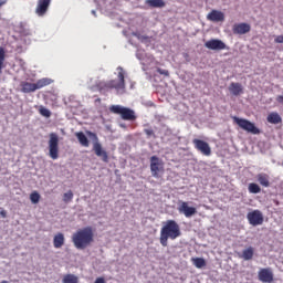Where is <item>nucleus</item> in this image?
<instances>
[{
    "label": "nucleus",
    "instance_id": "nucleus-14",
    "mask_svg": "<svg viewBox=\"0 0 283 283\" xmlns=\"http://www.w3.org/2000/svg\"><path fill=\"white\" fill-rule=\"evenodd\" d=\"M233 34H249L251 32V24L242 22V23H235L232 27Z\"/></svg>",
    "mask_w": 283,
    "mask_h": 283
},
{
    "label": "nucleus",
    "instance_id": "nucleus-15",
    "mask_svg": "<svg viewBox=\"0 0 283 283\" xmlns=\"http://www.w3.org/2000/svg\"><path fill=\"white\" fill-rule=\"evenodd\" d=\"M259 280L264 283L273 282V271H271V268L261 269L259 271Z\"/></svg>",
    "mask_w": 283,
    "mask_h": 283
},
{
    "label": "nucleus",
    "instance_id": "nucleus-27",
    "mask_svg": "<svg viewBox=\"0 0 283 283\" xmlns=\"http://www.w3.org/2000/svg\"><path fill=\"white\" fill-rule=\"evenodd\" d=\"M249 193H260L262 191V188L255 182H251L248 186Z\"/></svg>",
    "mask_w": 283,
    "mask_h": 283
},
{
    "label": "nucleus",
    "instance_id": "nucleus-5",
    "mask_svg": "<svg viewBox=\"0 0 283 283\" xmlns=\"http://www.w3.org/2000/svg\"><path fill=\"white\" fill-rule=\"evenodd\" d=\"M87 136L90 138H93V151L98 158H102L103 163H109V156L107 155V151L103 149V145L98 143V136L96 133L87 132Z\"/></svg>",
    "mask_w": 283,
    "mask_h": 283
},
{
    "label": "nucleus",
    "instance_id": "nucleus-31",
    "mask_svg": "<svg viewBox=\"0 0 283 283\" xmlns=\"http://www.w3.org/2000/svg\"><path fill=\"white\" fill-rule=\"evenodd\" d=\"M73 199H74V192H72V190H69L63 195V202H66V203L72 202Z\"/></svg>",
    "mask_w": 283,
    "mask_h": 283
},
{
    "label": "nucleus",
    "instance_id": "nucleus-13",
    "mask_svg": "<svg viewBox=\"0 0 283 283\" xmlns=\"http://www.w3.org/2000/svg\"><path fill=\"white\" fill-rule=\"evenodd\" d=\"M207 50H228L227 44L222 40L211 39L205 43Z\"/></svg>",
    "mask_w": 283,
    "mask_h": 283
},
{
    "label": "nucleus",
    "instance_id": "nucleus-19",
    "mask_svg": "<svg viewBox=\"0 0 283 283\" xmlns=\"http://www.w3.org/2000/svg\"><path fill=\"white\" fill-rule=\"evenodd\" d=\"M65 244V235L61 232L54 235L53 238V245L54 249H61Z\"/></svg>",
    "mask_w": 283,
    "mask_h": 283
},
{
    "label": "nucleus",
    "instance_id": "nucleus-8",
    "mask_svg": "<svg viewBox=\"0 0 283 283\" xmlns=\"http://www.w3.org/2000/svg\"><path fill=\"white\" fill-rule=\"evenodd\" d=\"M233 123L238 125L241 129L244 132H248L249 134L258 135L260 134V130L258 127H255V124L251 123L249 119L240 118V117H232Z\"/></svg>",
    "mask_w": 283,
    "mask_h": 283
},
{
    "label": "nucleus",
    "instance_id": "nucleus-6",
    "mask_svg": "<svg viewBox=\"0 0 283 283\" xmlns=\"http://www.w3.org/2000/svg\"><path fill=\"white\" fill-rule=\"evenodd\" d=\"M109 112H112V114H118L122 116L123 120H136V113L130 108L123 107L120 105H112L109 107Z\"/></svg>",
    "mask_w": 283,
    "mask_h": 283
},
{
    "label": "nucleus",
    "instance_id": "nucleus-25",
    "mask_svg": "<svg viewBox=\"0 0 283 283\" xmlns=\"http://www.w3.org/2000/svg\"><path fill=\"white\" fill-rule=\"evenodd\" d=\"M191 261L196 269H205L207 266V261L203 258H192Z\"/></svg>",
    "mask_w": 283,
    "mask_h": 283
},
{
    "label": "nucleus",
    "instance_id": "nucleus-1",
    "mask_svg": "<svg viewBox=\"0 0 283 283\" xmlns=\"http://www.w3.org/2000/svg\"><path fill=\"white\" fill-rule=\"evenodd\" d=\"M180 235L181 232L178 222L176 220H167L160 230L159 242L161 247H168L169 240H176Z\"/></svg>",
    "mask_w": 283,
    "mask_h": 283
},
{
    "label": "nucleus",
    "instance_id": "nucleus-35",
    "mask_svg": "<svg viewBox=\"0 0 283 283\" xmlns=\"http://www.w3.org/2000/svg\"><path fill=\"white\" fill-rule=\"evenodd\" d=\"M94 283H105L104 277H97Z\"/></svg>",
    "mask_w": 283,
    "mask_h": 283
},
{
    "label": "nucleus",
    "instance_id": "nucleus-32",
    "mask_svg": "<svg viewBox=\"0 0 283 283\" xmlns=\"http://www.w3.org/2000/svg\"><path fill=\"white\" fill-rule=\"evenodd\" d=\"M144 134H146V136H147L148 138H151V136H154V138H156V135H155V133H154V129H151V128H145V129H144Z\"/></svg>",
    "mask_w": 283,
    "mask_h": 283
},
{
    "label": "nucleus",
    "instance_id": "nucleus-26",
    "mask_svg": "<svg viewBox=\"0 0 283 283\" xmlns=\"http://www.w3.org/2000/svg\"><path fill=\"white\" fill-rule=\"evenodd\" d=\"M3 67H6V49L0 46V74H2Z\"/></svg>",
    "mask_w": 283,
    "mask_h": 283
},
{
    "label": "nucleus",
    "instance_id": "nucleus-23",
    "mask_svg": "<svg viewBox=\"0 0 283 283\" xmlns=\"http://www.w3.org/2000/svg\"><path fill=\"white\" fill-rule=\"evenodd\" d=\"M268 123H271L272 125H280V123H282V117L277 113H270L268 115Z\"/></svg>",
    "mask_w": 283,
    "mask_h": 283
},
{
    "label": "nucleus",
    "instance_id": "nucleus-3",
    "mask_svg": "<svg viewBox=\"0 0 283 283\" xmlns=\"http://www.w3.org/2000/svg\"><path fill=\"white\" fill-rule=\"evenodd\" d=\"M117 77L118 81L116 80H111V81H102L98 82L95 87L98 91L99 94H107V92L112 90H125V70H123L122 66L117 67Z\"/></svg>",
    "mask_w": 283,
    "mask_h": 283
},
{
    "label": "nucleus",
    "instance_id": "nucleus-37",
    "mask_svg": "<svg viewBox=\"0 0 283 283\" xmlns=\"http://www.w3.org/2000/svg\"><path fill=\"white\" fill-rule=\"evenodd\" d=\"M4 3H6V0L0 2V8H1V6H4Z\"/></svg>",
    "mask_w": 283,
    "mask_h": 283
},
{
    "label": "nucleus",
    "instance_id": "nucleus-20",
    "mask_svg": "<svg viewBox=\"0 0 283 283\" xmlns=\"http://www.w3.org/2000/svg\"><path fill=\"white\" fill-rule=\"evenodd\" d=\"M255 253V250L253 249V247H249L248 249L243 250L241 254H239V258H241V260H253V255Z\"/></svg>",
    "mask_w": 283,
    "mask_h": 283
},
{
    "label": "nucleus",
    "instance_id": "nucleus-36",
    "mask_svg": "<svg viewBox=\"0 0 283 283\" xmlns=\"http://www.w3.org/2000/svg\"><path fill=\"white\" fill-rule=\"evenodd\" d=\"M0 216H1V218H7L8 217V212H6V210H2L0 212Z\"/></svg>",
    "mask_w": 283,
    "mask_h": 283
},
{
    "label": "nucleus",
    "instance_id": "nucleus-21",
    "mask_svg": "<svg viewBox=\"0 0 283 283\" xmlns=\"http://www.w3.org/2000/svg\"><path fill=\"white\" fill-rule=\"evenodd\" d=\"M256 180L259 182V185H261V187H271V182L269 175L261 172L256 176Z\"/></svg>",
    "mask_w": 283,
    "mask_h": 283
},
{
    "label": "nucleus",
    "instance_id": "nucleus-28",
    "mask_svg": "<svg viewBox=\"0 0 283 283\" xmlns=\"http://www.w3.org/2000/svg\"><path fill=\"white\" fill-rule=\"evenodd\" d=\"M63 283H78V276L74 274H66L63 277Z\"/></svg>",
    "mask_w": 283,
    "mask_h": 283
},
{
    "label": "nucleus",
    "instance_id": "nucleus-24",
    "mask_svg": "<svg viewBox=\"0 0 283 283\" xmlns=\"http://www.w3.org/2000/svg\"><path fill=\"white\" fill-rule=\"evenodd\" d=\"M146 6H149V8H165L167 3H165V0H146Z\"/></svg>",
    "mask_w": 283,
    "mask_h": 283
},
{
    "label": "nucleus",
    "instance_id": "nucleus-22",
    "mask_svg": "<svg viewBox=\"0 0 283 283\" xmlns=\"http://www.w3.org/2000/svg\"><path fill=\"white\" fill-rule=\"evenodd\" d=\"M75 137L77 138L80 145L82 147H90V139H87V136H85V133L83 132H77L75 133Z\"/></svg>",
    "mask_w": 283,
    "mask_h": 283
},
{
    "label": "nucleus",
    "instance_id": "nucleus-9",
    "mask_svg": "<svg viewBox=\"0 0 283 283\" xmlns=\"http://www.w3.org/2000/svg\"><path fill=\"white\" fill-rule=\"evenodd\" d=\"M59 135L56 133H50L49 135V156L52 160H59Z\"/></svg>",
    "mask_w": 283,
    "mask_h": 283
},
{
    "label": "nucleus",
    "instance_id": "nucleus-11",
    "mask_svg": "<svg viewBox=\"0 0 283 283\" xmlns=\"http://www.w3.org/2000/svg\"><path fill=\"white\" fill-rule=\"evenodd\" d=\"M177 209L179 213L185 214V218H192V216H196V213H198L196 207H189V202L187 201H179Z\"/></svg>",
    "mask_w": 283,
    "mask_h": 283
},
{
    "label": "nucleus",
    "instance_id": "nucleus-34",
    "mask_svg": "<svg viewBox=\"0 0 283 283\" xmlns=\"http://www.w3.org/2000/svg\"><path fill=\"white\" fill-rule=\"evenodd\" d=\"M274 41L275 43H283V35H277Z\"/></svg>",
    "mask_w": 283,
    "mask_h": 283
},
{
    "label": "nucleus",
    "instance_id": "nucleus-18",
    "mask_svg": "<svg viewBox=\"0 0 283 283\" xmlns=\"http://www.w3.org/2000/svg\"><path fill=\"white\" fill-rule=\"evenodd\" d=\"M229 92H231L233 96H240V94H243L244 88L242 87V84L232 82L229 86Z\"/></svg>",
    "mask_w": 283,
    "mask_h": 283
},
{
    "label": "nucleus",
    "instance_id": "nucleus-16",
    "mask_svg": "<svg viewBox=\"0 0 283 283\" xmlns=\"http://www.w3.org/2000/svg\"><path fill=\"white\" fill-rule=\"evenodd\" d=\"M52 0H38V6L35 12L38 17H43L45 12H48V8H50V3Z\"/></svg>",
    "mask_w": 283,
    "mask_h": 283
},
{
    "label": "nucleus",
    "instance_id": "nucleus-10",
    "mask_svg": "<svg viewBox=\"0 0 283 283\" xmlns=\"http://www.w3.org/2000/svg\"><path fill=\"white\" fill-rule=\"evenodd\" d=\"M247 219L251 227H260L261 224H264V214L260 210L248 212Z\"/></svg>",
    "mask_w": 283,
    "mask_h": 283
},
{
    "label": "nucleus",
    "instance_id": "nucleus-12",
    "mask_svg": "<svg viewBox=\"0 0 283 283\" xmlns=\"http://www.w3.org/2000/svg\"><path fill=\"white\" fill-rule=\"evenodd\" d=\"M192 145H195V149L200 151L202 156H211V146H209V143L201 139H193Z\"/></svg>",
    "mask_w": 283,
    "mask_h": 283
},
{
    "label": "nucleus",
    "instance_id": "nucleus-38",
    "mask_svg": "<svg viewBox=\"0 0 283 283\" xmlns=\"http://www.w3.org/2000/svg\"><path fill=\"white\" fill-rule=\"evenodd\" d=\"M134 36H138L136 33H134Z\"/></svg>",
    "mask_w": 283,
    "mask_h": 283
},
{
    "label": "nucleus",
    "instance_id": "nucleus-29",
    "mask_svg": "<svg viewBox=\"0 0 283 283\" xmlns=\"http://www.w3.org/2000/svg\"><path fill=\"white\" fill-rule=\"evenodd\" d=\"M30 200L32 205H39V200H41V195L38 191H33L30 195Z\"/></svg>",
    "mask_w": 283,
    "mask_h": 283
},
{
    "label": "nucleus",
    "instance_id": "nucleus-33",
    "mask_svg": "<svg viewBox=\"0 0 283 283\" xmlns=\"http://www.w3.org/2000/svg\"><path fill=\"white\" fill-rule=\"evenodd\" d=\"M158 74H161L163 76H169V72L164 69H157Z\"/></svg>",
    "mask_w": 283,
    "mask_h": 283
},
{
    "label": "nucleus",
    "instance_id": "nucleus-17",
    "mask_svg": "<svg viewBox=\"0 0 283 283\" xmlns=\"http://www.w3.org/2000/svg\"><path fill=\"white\" fill-rule=\"evenodd\" d=\"M208 20L209 21H214L216 23H218L220 21H224V13L222 11L212 10L208 14Z\"/></svg>",
    "mask_w": 283,
    "mask_h": 283
},
{
    "label": "nucleus",
    "instance_id": "nucleus-2",
    "mask_svg": "<svg viewBox=\"0 0 283 283\" xmlns=\"http://www.w3.org/2000/svg\"><path fill=\"white\" fill-rule=\"evenodd\" d=\"M72 242L75 249L84 251V249H87V247H91L92 242H94V230H92V227L78 229L73 233Z\"/></svg>",
    "mask_w": 283,
    "mask_h": 283
},
{
    "label": "nucleus",
    "instance_id": "nucleus-4",
    "mask_svg": "<svg viewBox=\"0 0 283 283\" xmlns=\"http://www.w3.org/2000/svg\"><path fill=\"white\" fill-rule=\"evenodd\" d=\"M48 85H52V80L43 77L38 80L36 83L21 82L20 87L23 94H30L36 92V90H42V87H48Z\"/></svg>",
    "mask_w": 283,
    "mask_h": 283
},
{
    "label": "nucleus",
    "instance_id": "nucleus-30",
    "mask_svg": "<svg viewBox=\"0 0 283 283\" xmlns=\"http://www.w3.org/2000/svg\"><path fill=\"white\" fill-rule=\"evenodd\" d=\"M39 114L41 116H44V118H50V116H52V112H50V109L45 108V106H40Z\"/></svg>",
    "mask_w": 283,
    "mask_h": 283
},
{
    "label": "nucleus",
    "instance_id": "nucleus-7",
    "mask_svg": "<svg viewBox=\"0 0 283 283\" xmlns=\"http://www.w3.org/2000/svg\"><path fill=\"white\" fill-rule=\"evenodd\" d=\"M150 172L153 178H160V174H165V163L156 155L150 157Z\"/></svg>",
    "mask_w": 283,
    "mask_h": 283
}]
</instances>
